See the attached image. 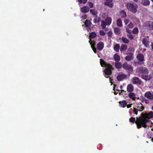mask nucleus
Wrapping results in <instances>:
<instances>
[{"label":"nucleus","instance_id":"nucleus-23","mask_svg":"<svg viewBox=\"0 0 153 153\" xmlns=\"http://www.w3.org/2000/svg\"><path fill=\"white\" fill-rule=\"evenodd\" d=\"M119 103L121 106L123 108L125 107L127 105V102L125 100L119 101Z\"/></svg>","mask_w":153,"mask_h":153},{"label":"nucleus","instance_id":"nucleus-28","mask_svg":"<svg viewBox=\"0 0 153 153\" xmlns=\"http://www.w3.org/2000/svg\"><path fill=\"white\" fill-rule=\"evenodd\" d=\"M120 48V45L118 44H116L114 46V49L115 51L118 52L119 51Z\"/></svg>","mask_w":153,"mask_h":153},{"label":"nucleus","instance_id":"nucleus-19","mask_svg":"<svg viewBox=\"0 0 153 153\" xmlns=\"http://www.w3.org/2000/svg\"><path fill=\"white\" fill-rule=\"evenodd\" d=\"M112 2L106 0V1L104 3V4L110 8H112L113 6V4Z\"/></svg>","mask_w":153,"mask_h":153},{"label":"nucleus","instance_id":"nucleus-20","mask_svg":"<svg viewBox=\"0 0 153 153\" xmlns=\"http://www.w3.org/2000/svg\"><path fill=\"white\" fill-rule=\"evenodd\" d=\"M114 30V33L117 35H119L121 33L120 29L118 27H115Z\"/></svg>","mask_w":153,"mask_h":153},{"label":"nucleus","instance_id":"nucleus-10","mask_svg":"<svg viewBox=\"0 0 153 153\" xmlns=\"http://www.w3.org/2000/svg\"><path fill=\"white\" fill-rule=\"evenodd\" d=\"M141 78L145 81H149L152 78V76L150 74H145L142 75L141 76Z\"/></svg>","mask_w":153,"mask_h":153},{"label":"nucleus","instance_id":"nucleus-56","mask_svg":"<svg viewBox=\"0 0 153 153\" xmlns=\"http://www.w3.org/2000/svg\"><path fill=\"white\" fill-rule=\"evenodd\" d=\"M120 89H121V90H122V89L123 88V86L122 85H121L120 86Z\"/></svg>","mask_w":153,"mask_h":153},{"label":"nucleus","instance_id":"nucleus-47","mask_svg":"<svg viewBox=\"0 0 153 153\" xmlns=\"http://www.w3.org/2000/svg\"><path fill=\"white\" fill-rule=\"evenodd\" d=\"M138 111L136 108H134L133 112L136 115L137 114Z\"/></svg>","mask_w":153,"mask_h":153},{"label":"nucleus","instance_id":"nucleus-17","mask_svg":"<svg viewBox=\"0 0 153 153\" xmlns=\"http://www.w3.org/2000/svg\"><path fill=\"white\" fill-rule=\"evenodd\" d=\"M142 42L143 44L147 48L149 47L150 42L146 39H142Z\"/></svg>","mask_w":153,"mask_h":153},{"label":"nucleus","instance_id":"nucleus-8","mask_svg":"<svg viewBox=\"0 0 153 153\" xmlns=\"http://www.w3.org/2000/svg\"><path fill=\"white\" fill-rule=\"evenodd\" d=\"M136 58L140 62H143L142 63H140V65L143 64V62L145 61L144 56L142 53L138 54L136 56Z\"/></svg>","mask_w":153,"mask_h":153},{"label":"nucleus","instance_id":"nucleus-18","mask_svg":"<svg viewBox=\"0 0 153 153\" xmlns=\"http://www.w3.org/2000/svg\"><path fill=\"white\" fill-rule=\"evenodd\" d=\"M137 110L140 111H142L144 109V107L143 105L141 103L138 104L137 106Z\"/></svg>","mask_w":153,"mask_h":153},{"label":"nucleus","instance_id":"nucleus-60","mask_svg":"<svg viewBox=\"0 0 153 153\" xmlns=\"http://www.w3.org/2000/svg\"><path fill=\"white\" fill-rule=\"evenodd\" d=\"M115 85H114V88H113V90H114V91H115Z\"/></svg>","mask_w":153,"mask_h":153},{"label":"nucleus","instance_id":"nucleus-7","mask_svg":"<svg viewBox=\"0 0 153 153\" xmlns=\"http://www.w3.org/2000/svg\"><path fill=\"white\" fill-rule=\"evenodd\" d=\"M131 82L134 84L140 85L141 84L142 81L141 80L139 77L134 76L132 78L131 80Z\"/></svg>","mask_w":153,"mask_h":153},{"label":"nucleus","instance_id":"nucleus-46","mask_svg":"<svg viewBox=\"0 0 153 153\" xmlns=\"http://www.w3.org/2000/svg\"><path fill=\"white\" fill-rule=\"evenodd\" d=\"M128 50L129 51L134 52L135 51V49L133 47H131L129 48Z\"/></svg>","mask_w":153,"mask_h":153},{"label":"nucleus","instance_id":"nucleus-64","mask_svg":"<svg viewBox=\"0 0 153 153\" xmlns=\"http://www.w3.org/2000/svg\"><path fill=\"white\" fill-rule=\"evenodd\" d=\"M152 109L153 110V106L152 107Z\"/></svg>","mask_w":153,"mask_h":153},{"label":"nucleus","instance_id":"nucleus-34","mask_svg":"<svg viewBox=\"0 0 153 153\" xmlns=\"http://www.w3.org/2000/svg\"><path fill=\"white\" fill-rule=\"evenodd\" d=\"M84 24L86 27H88L91 26V22L88 20H86L84 22Z\"/></svg>","mask_w":153,"mask_h":153},{"label":"nucleus","instance_id":"nucleus-42","mask_svg":"<svg viewBox=\"0 0 153 153\" xmlns=\"http://www.w3.org/2000/svg\"><path fill=\"white\" fill-rule=\"evenodd\" d=\"M90 45H91V48H95V42L94 41H93L92 42H90Z\"/></svg>","mask_w":153,"mask_h":153},{"label":"nucleus","instance_id":"nucleus-41","mask_svg":"<svg viewBox=\"0 0 153 153\" xmlns=\"http://www.w3.org/2000/svg\"><path fill=\"white\" fill-rule=\"evenodd\" d=\"M127 36L130 40H132L134 38V36L131 34H127Z\"/></svg>","mask_w":153,"mask_h":153},{"label":"nucleus","instance_id":"nucleus-30","mask_svg":"<svg viewBox=\"0 0 153 153\" xmlns=\"http://www.w3.org/2000/svg\"><path fill=\"white\" fill-rule=\"evenodd\" d=\"M115 67L118 69H120L122 67V65L121 63L118 62H115L114 63Z\"/></svg>","mask_w":153,"mask_h":153},{"label":"nucleus","instance_id":"nucleus-39","mask_svg":"<svg viewBox=\"0 0 153 153\" xmlns=\"http://www.w3.org/2000/svg\"><path fill=\"white\" fill-rule=\"evenodd\" d=\"M87 4H88L89 6V7L90 8H93L94 7V4L91 2L90 1H88L87 3Z\"/></svg>","mask_w":153,"mask_h":153},{"label":"nucleus","instance_id":"nucleus-45","mask_svg":"<svg viewBox=\"0 0 153 153\" xmlns=\"http://www.w3.org/2000/svg\"><path fill=\"white\" fill-rule=\"evenodd\" d=\"M120 91V92L119 93V95H123V94H125L126 95V91L123 90H121Z\"/></svg>","mask_w":153,"mask_h":153},{"label":"nucleus","instance_id":"nucleus-38","mask_svg":"<svg viewBox=\"0 0 153 153\" xmlns=\"http://www.w3.org/2000/svg\"><path fill=\"white\" fill-rule=\"evenodd\" d=\"M108 39H111L113 33L111 31H110L107 33Z\"/></svg>","mask_w":153,"mask_h":153},{"label":"nucleus","instance_id":"nucleus-59","mask_svg":"<svg viewBox=\"0 0 153 153\" xmlns=\"http://www.w3.org/2000/svg\"><path fill=\"white\" fill-rule=\"evenodd\" d=\"M146 49H145V48H144L143 49V52H144V51H146Z\"/></svg>","mask_w":153,"mask_h":153},{"label":"nucleus","instance_id":"nucleus-55","mask_svg":"<svg viewBox=\"0 0 153 153\" xmlns=\"http://www.w3.org/2000/svg\"><path fill=\"white\" fill-rule=\"evenodd\" d=\"M151 46L152 47V49L153 50V42L152 43L151 45Z\"/></svg>","mask_w":153,"mask_h":153},{"label":"nucleus","instance_id":"nucleus-4","mask_svg":"<svg viewBox=\"0 0 153 153\" xmlns=\"http://www.w3.org/2000/svg\"><path fill=\"white\" fill-rule=\"evenodd\" d=\"M137 72L142 75L145 74H149V71L148 69L145 67L140 66L137 68L136 69Z\"/></svg>","mask_w":153,"mask_h":153},{"label":"nucleus","instance_id":"nucleus-1","mask_svg":"<svg viewBox=\"0 0 153 153\" xmlns=\"http://www.w3.org/2000/svg\"><path fill=\"white\" fill-rule=\"evenodd\" d=\"M130 122L134 123H135L137 125V127L139 129L142 127L146 128L147 127L146 123L149 122L148 120L143 119L142 117H137L136 120L134 117H131L129 119Z\"/></svg>","mask_w":153,"mask_h":153},{"label":"nucleus","instance_id":"nucleus-3","mask_svg":"<svg viewBox=\"0 0 153 153\" xmlns=\"http://www.w3.org/2000/svg\"><path fill=\"white\" fill-rule=\"evenodd\" d=\"M126 6L129 11L134 13H137L138 6L136 3L133 2H129L127 3Z\"/></svg>","mask_w":153,"mask_h":153},{"label":"nucleus","instance_id":"nucleus-21","mask_svg":"<svg viewBox=\"0 0 153 153\" xmlns=\"http://www.w3.org/2000/svg\"><path fill=\"white\" fill-rule=\"evenodd\" d=\"M128 96L129 98L133 100H135V95L134 93L132 92H130L128 94Z\"/></svg>","mask_w":153,"mask_h":153},{"label":"nucleus","instance_id":"nucleus-53","mask_svg":"<svg viewBox=\"0 0 153 153\" xmlns=\"http://www.w3.org/2000/svg\"><path fill=\"white\" fill-rule=\"evenodd\" d=\"M127 105V107L128 108H131V104H128V105Z\"/></svg>","mask_w":153,"mask_h":153},{"label":"nucleus","instance_id":"nucleus-51","mask_svg":"<svg viewBox=\"0 0 153 153\" xmlns=\"http://www.w3.org/2000/svg\"><path fill=\"white\" fill-rule=\"evenodd\" d=\"M143 100L146 103H149V102L148 101V100L145 98H143Z\"/></svg>","mask_w":153,"mask_h":153},{"label":"nucleus","instance_id":"nucleus-40","mask_svg":"<svg viewBox=\"0 0 153 153\" xmlns=\"http://www.w3.org/2000/svg\"><path fill=\"white\" fill-rule=\"evenodd\" d=\"M133 27L134 25L133 23L131 22H130L129 24L128 25H127V27H127L129 29H132L133 28Z\"/></svg>","mask_w":153,"mask_h":153},{"label":"nucleus","instance_id":"nucleus-36","mask_svg":"<svg viewBox=\"0 0 153 153\" xmlns=\"http://www.w3.org/2000/svg\"><path fill=\"white\" fill-rule=\"evenodd\" d=\"M139 32V30L137 27H134L132 31V33L134 34H137Z\"/></svg>","mask_w":153,"mask_h":153},{"label":"nucleus","instance_id":"nucleus-50","mask_svg":"<svg viewBox=\"0 0 153 153\" xmlns=\"http://www.w3.org/2000/svg\"><path fill=\"white\" fill-rule=\"evenodd\" d=\"M92 48L93 50V51L94 52V53H96L97 52L96 48L95 47V48Z\"/></svg>","mask_w":153,"mask_h":153},{"label":"nucleus","instance_id":"nucleus-61","mask_svg":"<svg viewBox=\"0 0 153 153\" xmlns=\"http://www.w3.org/2000/svg\"><path fill=\"white\" fill-rule=\"evenodd\" d=\"M151 130H152V131H153V128L152 129H151ZM152 141L153 140V138H152Z\"/></svg>","mask_w":153,"mask_h":153},{"label":"nucleus","instance_id":"nucleus-16","mask_svg":"<svg viewBox=\"0 0 153 153\" xmlns=\"http://www.w3.org/2000/svg\"><path fill=\"white\" fill-rule=\"evenodd\" d=\"M127 90L129 92H132L134 90V86L131 84H128L127 87Z\"/></svg>","mask_w":153,"mask_h":153},{"label":"nucleus","instance_id":"nucleus-43","mask_svg":"<svg viewBox=\"0 0 153 153\" xmlns=\"http://www.w3.org/2000/svg\"><path fill=\"white\" fill-rule=\"evenodd\" d=\"M126 32L128 33V34H131L132 33V31L127 27H126Z\"/></svg>","mask_w":153,"mask_h":153},{"label":"nucleus","instance_id":"nucleus-14","mask_svg":"<svg viewBox=\"0 0 153 153\" xmlns=\"http://www.w3.org/2000/svg\"><path fill=\"white\" fill-rule=\"evenodd\" d=\"M80 10L81 12L83 13H87L89 11V8L88 6H85L80 8Z\"/></svg>","mask_w":153,"mask_h":153},{"label":"nucleus","instance_id":"nucleus-26","mask_svg":"<svg viewBox=\"0 0 153 153\" xmlns=\"http://www.w3.org/2000/svg\"><path fill=\"white\" fill-rule=\"evenodd\" d=\"M120 14L122 18H125L127 16L126 12L124 10H121L120 12Z\"/></svg>","mask_w":153,"mask_h":153},{"label":"nucleus","instance_id":"nucleus-58","mask_svg":"<svg viewBox=\"0 0 153 153\" xmlns=\"http://www.w3.org/2000/svg\"><path fill=\"white\" fill-rule=\"evenodd\" d=\"M134 1L136 2H137L138 0H133Z\"/></svg>","mask_w":153,"mask_h":153},{"label":"nucleus","instance_id":"nucleus-48","mask_svg":"<svg viewBox=\"0 0 153 153\" xmlns=\"http://www.w3.org/2000/svg\"><path fill=\"white\" fill-rule=\"evenodd\" d=\"M129 21L128 19H125L124 20V22L126 25H127L129 22Z\"/></svg>","mask_w":153,"mask_h":153},{"label":"nucleus","instance_id":"nucleus-9","mask_svg":"<svg viewBox=\"0 0 153 153\" xmlns=\"http://www.w3.org/2000/svg\"><path fill=\"white\" fill-rule=\"evenodd\" d=\"M144 26L149 28L150 30H153V22L149 21L144 24Z\"/></svg>","mask_w":153,"mask_h":153},{"label":"nucleus","instance_id":"nucleus-57","mask_svg":"<svg viewBox=\"0 0 153 153\" xmlns=\"http://www.w3.org/2000/svg\"><path fill=\"white\" fill-rule=\"evenodd\" d=\"M114 94H115V95H116V94H117L118 93V92H116L115 91H114Z\"/></svg>","mask_w":153,"mask_h":153},{"label":"nucleus","instance_id":"nucleus-27","mask_svg":"<svg viewBox=\"0 0 153 153\" xmlns=\"http://www.w3.org/2000/svg\"><path fill=\"white\" fill-rule=\"evenodd\" d=\"M150 2L149 0H143L141 4L144 6H148L150 4Z\"/></svg>","mask_w":153,"mask_h":153},{"label":"nucleus","instance_id":"nucleus-6","mask_svg":"<svg viewBox=\"0 0 153 153\" xmlns=\"http://www.w3.org/2000/svg\"><path fill=\"white\" fill-rule=\"evenodd\" d=\"M141 115L143 119H149L153 117V112L151 111L148 113H142Z\"/></svg>","mask_w":153,"mask_h":153},{"label":"nucleus","instance_id":"nucleus-31","mask_svg":"<svg viewBox=\"0 0 153 153\" xmlns=\"http://www.w3.org/2000/svg\"><path fill=\"white\" fill-rule=\"evenodd\" d=\"M117 25L119 27H121L122 26V22L120 18H119L117 21Z\"/></svg>","mask_w":153,"mask_h":153},{"label":"nucleus","instance_id":"nucleus-33","mask_svg":"<svg viewBox=\"0 0 153 153\" xmlns=\"http://www.w3.org/2000/svg\"><path fill=\"white\" fill-rule=\"evenodd\" d=\"M107 24L105 21L102 20L101 21V26L103 29H104L106 27Z\"/></svg>","mask_w":153,"mask_h":153},{"label":"nucleus","instance_id":"nucleus-22","mask_svg":"<svg viewBox=\"0 0 153 153\" xmlns=\"http://www.w3.org/2000/svg\"><path fill=\"white\" fill-rule=\"evenodd\" d=\"M105 21L106 22L107 25H110L111 23V18L110 17H107Z\"/></svg>","mask_w":153,"mask_h":153},{"label":"nucleus","instance_id":"nucleus-11","mask_svg":"<svg viewBox=\"0 0 153 153\" xmlns=\"http://www.w3.org/2000/svg\"><path fill=\"white\" fill-rule=\"evenodd\" d=\"M127 56L125 57L126 60L128 61L131 60L134 58V54L132 53H128Z\"/></svg>","mask_w":153,"mask_h":153},{"label":"nucleus","instance_id":"nucleus-29","mask_svg":"<svg viewBox=\"0 0 153 153\" xmlns=\"http://www.w3.org/2000/svg\"><path fill=\"white\" fill-rule=\"evenodd\" d=\"M127 48V46L126 45L122 44L121 45L120 48V51L121 52L125 51Z\"/></svg>","mask_w":153,"mask_h":153},{"label":"nucleus","instance_id":"nucleus-37","mask_svg":"<svg viewBox=\"0 0 153 153\" xmlns=\"http://www.w3.org/2000/svg\"><path fill=\"white\" fill-rule=\"evenodd\" d=\"M97 16L96 15V18H94L93 20V21L94 23H97L99 22L100 21V17L98 18L97 19Z\"/></svg>","mask_w":153,"mask_h":153},{"label":"nucleus","instance_id":"nucleus-24","mask_svg":"<svg viewBox=\"0 0 153 153\" xmlns=\"http://www.w3.org/2000/svg\"><path fill=\"white\" fill-rule=\"evenodd\" d=\"M90 13L93 16H96L97 13V10L95 9H91L89 10Z\"/></svg>","mask_w":153,"mask_h":153},{"label":"nucleus","instance_id":"nucleus-52","mask_svg":"<svg viewBox=\"0 0 153 153\" xmlns=\"http://www.w3.org/2000/svg\"><path fill=\"white\" fill-rule=\"evenodd\" d=\"M82 0V3L83 4H85L87 1V0Z\"/></svg>","mask_w":153,"mask_h":153},{"label":"nucleus","instance_id":"nucleus-62","mask_svg":"<svg viewBox=\"0 0 153 153\" xmlns=\"http://www.w3.org/2000/svg\"><path fill=\"white\" fill-rule=\"evenodd\" d=\"M92 42V41H91V39H90V40H89V43H90V42Z\"/></svg>","mask_w":153,"mask_h":153},{"label":"nucleus","instance_id":"nucleus-12","mask_svg":"<svg viewBox=\"0 0 153 153\" xmlns=\"http://www.w3.org/2000/svg\"><path fill=\"white\" fill-rule=\"evenodd\" d=\"M104 47V43L102 42H99L97 44V50L101 51L102 50Z\"/></svg>","mask_w":153,"mask_h":153},{"label":"nucleus","instance_id":"nucleus-35","mask_svg":"<svg viewBox=\"0 0 153 153\" xmlns=\"http://www.w3.org/2000/svg\"><path fill=\"white\" fill-rule=\"evenodd\" d=\"M121 40L123 42L126 44H127L129 42V40L127 38L125 37H123L121 38Z\"/></svg>","mask_w":153,"mask_h":153},{"label":"nucleus","instance_id":"nucleus-15","mask_svg":"<svg viewBox=\"0 0 153 153\" xmlns=\"http://www.w3.org/2000/svg\"><path fill=\"white\" fill-rule=\"evenodd\" d=\"M144 96L149 100H153V95L150 91L146 92Z\"/></svg>","mask_w":153,"mask_h":153},{"label":"nucleus","instance_id":"nucleus-2","mask_svg":"<svg viewBox=\"0 0 153 153\" xmlns=\"http://www.w3.org/2000/svg\"><path fill=\"white\" fill-rule=\"evenodd\" d=\"M100 64L102 67H106L104 69V72L105 74V76L106 78H108V76L110 75L112 73L111 70L113 69L112 66L101 59H100Z\"/></svg>","mask_w":153,"mask_h":153},{"label":"nucleus","instance_id":"nucleus-63","mask_svg":"<svg viewBox=\"0 0 153 153\" xmlns=\"http://www.w3.org/2000/svg\"><path fill=\"white\" fill-rule=\"evenodd\" d=\"M116 91H120V90H119L118 89H116Z\"/></svg>","mask_w":153,"mask_h":153},{"label":"nucleus","instance_id":"nucleus-54","mask_svg":"<svg viewBox=\"0 0 153 153\" xmlns=\"http://www.w3.org/2000/svg\"><path fill=\"white\" fill-rule=\"evenodd\" d=\"M78 1L79 2V4H81L82 2V0H78Z\"/></svg>","mask_w":153,"mask_h":153},{"label":"nucleus","instance_id":"nucleus-25","mask_svg":"<svg viewBox=\"0 0 153 153\" xmlns=\"http://www.w3.org/2000/svg\"><path fill=\"white\" fill-rule=\"evenodd\" d=\"M113 58L114 60L116 61H119L120 60V56L117 53L114 54Z\"/></svg>","mask_w":153,"mask_h":153},{"label":"nucleus","instance_id":"nucleus-44","mask_svg":"<svg viewBox=\"0 0 153 153\" xmlns=\"http://www.w3.org/2000/svg\"><path fill=\"white\" fill-rule=\"evenodd\" d=\"M99 34L101 36H104L105 34V33L102 30H101L99 32Z\"/></svg>","mask_w":153,"mask_h":153},{"label":"nucleus","instance_id":"nucleus-49","mask_svg":"<svg viewBox=\"0 0 153 153\" xmlns=\"http://www.w3.org/2000/svg\"><path fill=\"white\" fill-rule=\"evenodd\" d=\"M82 18L84 19H85L87 18V15L86 14H85L82 16Z\"/></svg>","mask_w":153,"mask_h":153},{"label":"nucleus","instance_id":"nucleus-32","mask_svg":"<svg viewBox=\"0 0 153 153\" xmlns=\"http://www.w3.org/2000/svg\"><path fill=\"white\" fill-rule=\"evenodd\" d=\"M89 33L90 35L89 36V37L91 38L94 39L97 36L96 33L94 32H92Z\"/></svg>","mask_w":153,"mask_h":153},{"label":"nucleus","instance_id":"nucleus-13","mask_svg":"<svg viewBox=\"0 0 153 153\" xmlns=\"http://www.w3.org/2000/svg\"><path fill=\"white\" fill-rule=\"evenodd\" d=\"M126 77V75L125 74H119L117 76V79L119 81H121L125 79Z\"/></svg>","mask_w":153,"mask_h":153},{"label":"nucleus","instance_id":"nucleus-5","mask_svg":"<svg viewBox=\"0 0 153 153\" xmlns=\"http://www.w3.org/2000/svg\"><path fill=\"white\" fill-rule=\"evenodd\" d=\"M122 67L124 69L128 70L129 73H131L133 71L132 66L128 65L126 62H125L122 65Z\"/></svg>","mask_w":153,"mask_h":153}]
</instances>
